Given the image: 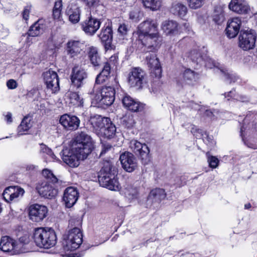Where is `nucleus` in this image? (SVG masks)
<instances>
[{
	"label": "nucleus",
	"instance_id": "f257e3e1",
	"mask_svg": "<svg viewBox=\"0 0 257 257\" xmlns=\"http://www.w3.org/2000/svg\"><path fill=\"white\" fill-rule=\"evenodd\" d=\"M116 176V171L111 162L105 161L98 175L100 184L110 190H119L120 185Z\"/></svg>",
	"mask_w": 257,
	"mask_h": 257
},
{
	"label": "nucleus",
	"instance_id": "f03ea898",
	"mask_svg": "<svg viewBox=\"0 0 257 257\" xmlns=\"http://www.w3.org/2000/svg\"><path fill=\"white\" fill-rule=\"evenodd\" d=\"M36 244L45 248H49L55 245L56 235L53 229H45L43 228H36L33 235Z\"/></svg>",
	"mask_w": 257,
	"mask_h": 257
},
{
	"label": "nucleus",
	"instance_id": "7ed1b4c3",
	"mask_svg": "<svg viewBox=\"0 0 257 257\" xmlns=\"http://www.w3.org/2000/svg\"><path fill=\"white\" fill-rule=\"evenodd\" d=\"M82 233L78 227L69 230L63 236V247L65 251H72L77 249L82 242Z\"/></svg>",
	"mask_w": 257,
	"mask_h": 257
},
{
	"label": "nucleus",
	"instance_id": "20e7f679",
	"mask_svg": "<svg viewBox=\"0 0 257 257\" xmlns=\"http://www.w3.org/2000/svg\"><path fill=\"white\" fill-rule=\"evenodd\" d=\"M146 59L148 65L151 69V75L154 78L152 82V87L155 89H157L161 82L160 79L162 76V69L160 62L158 58L156 57V53L146 52Z\"/></svg>",
	"mask_w": 257,
	"mask_h": 257
},
{
	"label": "nucleus",
	"instance_id": "39448f33",
	"mask_svg": "<svg viewBox=\"0 0 257 257\" xmlns=\"http://www.w3.org/2000/svg\"><path fill=\"white\" fill-rule=\"evenodd\" d=\"M72 147L74 150L80 151L79 153L83 155L82 158H87L93 148L91 139L86 133L81 132L76 136Z\"/></svg>",
	"mask_w": 257,
	"mask_h": 257
},
{
	"label": "nucleus",
	"instance_id": "423d86ee",
	"mask_svg": "<svg viewBox=\"0 0 257 257\" xmlns=\"http://www.w3.org/2000/svg\"><path fill=\"white\" fill-rule=\"evenodd\" d=\"M115 90L111 86H105L97 93L92 99V102L98 106L104 107L111 105L115 99Z\"/></svg>",
	"mask_w": 257,
	"mask_h": 257
},
{
	"label": "nucleus",
	"instance_id": "0eeeda50",
	"mask_svg": "<svg viewBox=\"0 0 257 257\" xmlns=\"http://www.w3.org/2000/svg\"><path fill=\"white\" fill-rule=\"evenodd\" d=\"M131 150L139 157L144 165L148 164L151 161L150 149L146 144H142L137 140L130 142Z\"/></svg>",
	"mask_w": 257,
	"mask_h": 257
},
{
	"label": "nucleus",
	"instance_id": "6e6552de",
	"mask_svg": "<svg viewBox=\"0 0 257 257\" xmlns=\"http://www.w3.org/2000/svg\"><path fill=\"white\" fill-rule=\"evenodd\" d=\"M255 39L254 30L241 31L238 37L239 46L244 50L251 49L255 46Z\"/></svg>",
	"mask_w": 257,
	"mask_h": 257
},
{
	"label": "nucleus",
	"instance_id": "1a4fd4ad",
	"mask_svg": "<svg viewBox=\"0 0 257 257\" xmlns=\"http://www.w3.org/2000/svg\"><path fill=\"white\" fill-rule=\"evenodd\" d=\"M144 46V51L146 52L156 53L161 45V38L159 33L148 35L140 39Z\"/></svg>",
	"mask_w": 257,
	"mask_h": 257
},
{
	"label": "nucleus",
	"instance_id": "9d476101",
	"mask_svg": "<svg viewBox=\"0 0 257 257\" xmlns=\"http://www.w3.org/2000/svg\"><path fill=\"white\" fill-rule=\"evenodd\" d=\"M44 82L48 90L55 93L59 90V80L57 73L51 69L43 73Z\"/></svg>",
	"mask_w": 257,
	"mask_h": 257
},
{
	"label": "nucleus",
	"instance_id": "9b49d317",
	"mask_svg": "<svg viewBox=\"0 0 257 257\" xmlns=\"http://www.w3.org/2000/svg\"><path fill=\"white\" fill-rule=\"evenodd\" d=\"M138 28L139 39L148 35L158 33L157 23L151 19H147L141 23Z\"/></svg>",
	"mask_w": 257,
	"mask_h": 257
},
{
	"label": "nucleus",
	"instance_id": "f8f14e48",
	"mask_svg": "<svg viewBox=\"0 0 257 257\" xmlns=\"http://www.w3.org/2000/svg\"><path fill=\"white\" fill-rule=\"evenodd\" d=\"M79 151H76L72 147L71 150L63 151L62 160L66 164L71 167H76L79 165V160H84L86 158L83 157L81 153H79Z\"/></svg>",
	"mask_w": 257,
	"mask_h": 257
},
{
	"label": "nucleus",
	"instance_id": "ddd939ff",
	"mask_svg": "<svg viewBox=\"0 0 257 257\" xmlns=\"http://www.w3.org/2000/svg\"><path fill=\"white\" fill-rule=\"evenodd\" d=\"M122 168L127 172H133L138 166V161L132 153L125 152L119 157Z\"/></svg>",
	"mask_w": 257,
	"mask_h": 257
},
{
	"label": "nucleus",
	"instance_id": "4468645a",
	"mask_svg": "<svg viewBox=\"0 0 257 257\" xmlns=\"http://www.w3.org/2000/svg\"><path fill=\"white\" fill-rule=\"evenodd\" d=\"M87 77V72L83 68L76 66L72 69L71 80L72 85L76 88H79L84 85Z\"/></svg>",
	"mask_w": 257,
	"mask_h": 257
},
{
	"label": "nucleus",
	"instance_id": "2eb2a0df",
	"mask_svg": "<svg viewBox=\"0 0 257 257\" xmlns=\"http://www.w3.org/2000/svg\"><path fill=\"white\" fill-rule=\"evenodd\" d=\"M145 73L140 68H134L131 70L128 76V83L132 87L141 88L146 82Z\"/></svg>",
	"mask_w": 257,
	"mask_h": 257
},
{
	"label": "nucleus",
	"instance_id": "dca6fc26",
	"mask_svg": "<svg viewBox=\"0 0 257 257\" xmlns=\"http://www.w3.org/2000/svg\"><path fill=\"white\" fill-rule=\"evenodd\" d=\"M50 183L44 182L37 186L36 189L41 196L46 198L51 199L57 195L58 191L56 187L58 185H60V184L54 185Z\"/></svg>",
	"mask_w": 257,
	"mask_h": 257
},
{
	"label": "nucleus",
	"instance_id": "f3484780",
	"mask_svg": "<svg viewBox=\"0 0 257 257\" xmlns=\"http://www.w3.org/2000/svg\"><path fill=\"white\" fill-rule=\"evenodd\" d=\"M29 210L30 219L36 222L42 221L46 217L48 213L47 208L45 206L37 204L31 205Z\"/></svg>",
	"mask_w": 257,
	"mask_h": 257
},
{
	"label": "nucleus",
	"instance_id": "a211bd4d",
	"mask_svg": "<svg viewBox=\"0 0 257 257\" xmlns=\"http://www.w3.org/2000/svg\"><path fill=\"white\" fill-rule=\"evenodd\" d=\"M79 193L76 188L73 187L67 188L63 194V200L67 208L72 207L77 202Z\"/></svg>",
	"mask_w": 257,
	"mask_h": 257
},
{
	"label": "nucleus",
	"instance_id": "6ab92c4d",
	"mask_svg": "<svg viewBox=\"0 0 257 257\" xmlns=\"http://www.w3.org/2000/svg\"><path fill=\"white\" fill-rule=\"evenodd\" d=\"M59 121L64 128L71 131L76 130L80 124V120L77 116L67 114L62 115Z\"/></svg>",
	"mask_w": 257,
	"mask_h": 257
},
{
	"label": "nucleus",
	"instance_id": "aec40b11",
	"mask_svg": "<svg viewBox=\"0 0 257 257\" xmlns=\"http://www.w3.org/2000/svg\"><path fill=\"white\" fill-rule=\"evenodd\" d=\"M241 24L239 18H233L228 21L226 28V34L228 37L233 38L238 34Z\"/></svg>",
	"mask_w": 257,
	"mask_h": 257
},
{
	"label": "nucleus",
	"instance_id": "412c9836",
	"mask_svg": "<svg viewBox=\"0 0 257 257\" xmlns=\"http://www.w3.org/2000/svg\"><path fill=\"white\" fill-rule=\"evenodd\" d=\"M99 20L91 17L85 21L82 24V28L85 33L92 35L96 33L100 26Z\"/></svg>",
	"mask_w": 257,
	"mask_h": 257
},
{
	"label": "nucleus",
	"instance_id": "4be33fe9",
	"mask_svg": "<svg viewBox=\"0 0 257 257\" xmlns=\"http://www.w3.org/2000/svg\"><path fill=\"white\" fill-rule=\"evenodd\" d=\"M243 125L240 129L241 135L246 130H253L257 131V116L252 112H249L243 120Z\"/></svg>",
	"mask_w": 257,
	"mask_h": 257
},
{
	"label": "nucleus",
	"instance_id": "5701e85b",
	"mask_svg": "<svg viewBox=\"0 0 257 257\" xmlns=\"http://www.w3.org/2000/svg\"><path fill=\"white\" fill-rule=\"evenodd\" d=\"M109 119L108 117L97 115L91 117L90 122L96 133L100 135L102 132V128H104L105 125H107V123L108 122V121H109Z\"/></svg>",
	"mask_w": 257,
	"mask_h": 257
},
{
	"label": "nucleus",
	"instance_id": "b1692460",
	"mask_svg": "<svg viewBox=\"0 0 257 257\" xmlns=\"http://www.w3.org/2000/svg\"><path fill=\"white\" fill-rule=\"evenodd\" d=\"M228 7L230 10L240 14H246L250 10L244 0H231Z\"/></svg>",
	"mask_w": 257,
	"mask_h": 257
},
{
	"label": "nucleus",
	"instance_id": "393cba45",
	"mask_svg": "<svg viewBox=\"0 0 257 257\" xmlns=\"http://www.w3.org/2000/svg\"><path fill=\"white\" fill-rule=\"evenodd\" d=\"M98 37L101 42L104 43V45L106 50L111 48L112 40V30L111 27L107 26L106 27H103Z\"/></svg>",
	"mask_w": 257,
	"mask_h": 257
},
{
	"label": "nucleus",
	"instance_id": "a878e982",
	"mask_svg": "<svg viewBox=\"0 0 257 257\" xmlns=\"http://www.w3.org/2000/svg\"><path fill=\"white\" fill-rule=\"evenodd\" d=\"M122 101L124 106L132 111H140L144 109L143 104L135 101L128 95H125L123 97Z\"/></svg>",
	"mask_w": 257,
	"mask_h": 257
},
{
	"label": "nucleus",
	"instance_id": "bb28decb",
	"mask_svg": "<svg viewBox=\"0 0 257 257\" xmlns=\"http://www.w3.org/2000/svg\"><path fill=\"white\" fill-rule=\"evenodd\" d=\"M199 79V74L190 69H186L183 73L182 81L184 85L193 86Z\"/></svg>",
	"mask_w": 257,
	"mask_h": 257
},
{
	"label": "nucleus",
	"instance_id": "cd10ccee",
	"mask_svg": "<svg viewBox=\"0 0 257 257\" xmlns=\"http://www.w3.org/2000/svg\"><path fill=\"white\" fill-rule=\"evenodd\" d=\"M66 15L69 17L70 22L73 24H76L80 20V9L76 5H69L66 9Z\"/></svg>",
	"mask_w": 257,
	"mask_h": 257
},
{
	"label": "nucleus",
	"instance_id": "c85d7f7f",
	"mask_svg": "<svg viewBox=\"0 0 257 257\" xmlns=\"http://www.w3.org/2000/svg\"><path fill=\"white\" fill-rule=\"evenodd\" d=\"M82 44L79 41L71 40L67 43L66 51L71 57H74L80 53Z\"/></svg>",
	"mask_w": 257,
	"mask_h": 257
},
{
	"label": "nucleus",
	"instance_id": "c756f323",
	"mask_svg": "<svg viewBox=\"0 0 257 257\" xmlns=\"http://www.w3.org/2000/svg\"><path fill=\"white\" fill-rule=\"evenodd\" d=\"M91 64L95 68L99 67L102 64L101 58L99 56L96 48L92 47L89 48L88 53Z\"/></svg>",
	"mask_w": 257,
	"mask_h": 257
},
{
	"label": "nucleus",
	"instance_id": "7c9ffc66",
	"mask_svg": "<svg viewBox=\"0 0 257 257\" xmlns=\"http://www.w3.org/2000/svg\"><path fill=\"white\" fill-rule=\"evenodd\" d=\"M166 196V194L163 189L155 188L150 192L148 196V200L153 202L160 203L162 200L165 199Z\"/></svg>",
	"mask_w": 257,
	"mask_h": 257
},
{
	"label": "nucleus",
	"instance_id": "2f4dec72",
	"mask_svg": "<svg viewBox=\"0 0 257 257\" xmlns=\"http://www.w3.org/2000/svg\"><path fill=\"white\" fill-rule=\"evenodd\" d=\"M42 20H39L36 22L29 29L28 33L31 37H37L43 34L45 29V26Z\"/></svg>",
	"mask_w": 257,
	"mask_h": 257
},
{
	"label": "nucleus",
	"instance_id": "473e14b6",
	"mask_svg": "<svg viewBox=\"0 0 257 257\" xmlns=\"http://www.w3.org/2000/svg\"><path fill=\"white\" fill-rule=\"evenodd\" d=\"M15 240L8 236L2 237L0 242V248L4 252H10L13 254Z\"/></svg>",
	"mask_w": 257,
	"mask_h": 257
},
{
	"label": "nucleus",
	"instance_id": "72a5a7b5",
	"mask_svg": "<svg viewBox=\"0 0 257 257\" xmlns=\"http://www.w3.org/2000/svg\"><path fill=\"white\" fill-rule=\"evenodd\" d=\"M110 64L108 62H105L102 71L97 75L95 79V83L100 84L105 82L110 75Z\"/></svg>",
	"mask_w": 257,
	"mask_h": 257
},
{
	"label": "nucleus",
	"instance_id": "f704fd0d",
	"mask_svg": "<svg viewBox=\"0 0 257 257\" xmlns=\"http://www.w3.org/2000/svg\"><path fill=\"white\" fill-rule=\"evenodd\" d=\"M162 29L166 35L175 34L178 32V24L175 21H166L163 23Z\"/></svg>",
	"mask_w": 257,
	"mask_h": 257
},
{
	"label": "nucleus",
	"instance_id": "c9c22d12",
	"mask_svg": "<svg viewBox=\"0 0 257 257\" xmlns=\"http://www.w3.org/2000/svg\"><path fill=\"white\" fill-rule=\"evenodd\" d=\"M171 12L174 15L181 18L184 17L187 14V7L181 3H174L171 9Z\"/></svg>",
	"mask_w": 257,
	"mask_h": 257
},
{
	"label": "nucleus",
	"instance_id": "e433bc0d",
	"mask_svg": "<svg viewBox=\"0 0 257 257\" xmlns=\"http://www.w3.org/2000/svg\"><path fill=\"white\" fill-rule=\"evenodd\" d=\"M107 125H105L104 128H102V132L100 134L101 136H103L107 138H111L112 137L115 133L116 127L109 119V121H108Z\"/></svg>",
	"mask_w": 257,
	"mask_h": 257
},
{
	"label": "nucleus",
	"instance_id": "4c0bfd02",
	"mask_svg": "<svg viewBox=\"0 0 257 257\" xmlns=\"http://www.w3.org/2000/svg\"><path fill=\"white\" fill-rule=\"evenodd\" d=\"M32 126V121L31 117L26 116L24 117L21 124L18 126V132L21 135L23 132L28 131Z\"/></svg>",
	"mask_w": 257,
	"mask_h": 257
},
{
	"label": "nucleus",
	"instance_id": "58836bf2",
	"mask_svg": "<svg viewBox=\"0 0 257 257\" xmlns=\"http://www.w3.org/2000/svg\"><path fill=\"white\" fill-rule=\"evenodd\" d=\"M43 176L48 180L47 182L55 185L56 184H61V181L54 175L52 172L47 169H44L42 171Z\"/></svg>",
	"mask_w": 257,
	"mask_h": 257
},
{
	"label": "nucleus",
	"instance_id": "ea45409f",
	"mask_svg": "<svg viewBox=\"0 0 257 257\" xmlns=\"http://www.w3.org/2000/svg\"><path fill=\"white\" fill-rule=\"evenodd\" d=\"M144 6L153 11H156L161 7L162 0H143Z\"/></svg>",
	"mask_w": 257,
	"mask_h": 257
},
{
	"label": "nucleus",
	"instance_id": "a19ab883",
	"mask_svg": "<svg viewBox=\"0 0 257 257\" xmlns=\"http://www.w3.org/2000/svg\"><path fill=\"white\" fill-rule=\"evenodd\" d=\"M124 194L129 199L136 198L138 195V190L136 187H134L132 185H128L124 189Z\"/></svg>",
	"mask_w": 257,
	"mask_h": 257
},
{
	"label": "nucleus",
	"instance_id": "79ce46f5",
	"mask_svg": "<svg viewBox=\"0 0 257 257\" xmlns=\"http://www.w3.org/2000/svg\"><path fill=\"white\" fill-rule=\"evenodd\" d=\"M68 96L70 99V102L73 105L77 106H82L83 103V99H81L80 96L76 92H70Z\"/></svg>",
	"mask_w": 257,
	"mask_h": 257
},
{
	"label": "nucleus",
	"instance_id": "37998d69",
	"mask_svg": "<svg viewBox=\"0 0 257 257\" xmlns=\"http://www.w3.org/2000/svg\"><path fill=\"white\" fill-rule=\"evenodd\" d=\"M11 191V197L12 198H11V201H14L16 199L22 197L25 193L23 188L16 186H13Z\"/></svg>",
	"mask_w": 257,
	"mask_h": 257
},
{
	"label": "nucleus",
	"instance_id": "c03bdc74",
	"mask_svg": "<svg viewBox=\"0 0 257 257\" xmlns=\"http://www.w3.org/2000/svg\"><path fill=\"white\" fill-rule=\"evenodd\" d=\"M220 72L225 77L226 80L229 83H231L232 82H235L238 77L234 74L230 72H228L227 70H224L222 69H220Z\"/></svg>",
	"mask_w": 257,
	"mask_h": 257
},
{
	"label": "nucleus",
	"instance_id": "a18cd8bd",
	"mask_svg": "<svg viewBox=\"0 0 257 257\" xmlns=\"http://www.w3.org/2000/svg\"><path fill=\"white\" fill-rule=\"evenodd\" d=\"M28 251V249L23 244L20 243L15 240L14 245L13 254H19Z\"/></svg>",
	"mask_w": 257,
	"mask_h": 257
},
{
	"label": "nucleus",
	"instance_id": "49530a36",
	"mask_svg": "<svg viewBox=\"0 0 257 257\" xmlns=\"http://www.w3.org/2000/svg\"><path fill=\"white\" fill-rule=\"evenodd\" d=\"M206 155L209 166L212 169L216 168L219 164V160L218 158L215 156L210 155L209 152H207Z\"/></svg>",
	"mask_w": 257,
	"mask_h": 257
},
{
	"label": "nucleus",
	"instance_id": "de8ad7c7",
	"mask_svg": "<svg viewBox=\"0 0 257 257\" xmlns=\"http://www.w3.org/2000/svg\"><path fill=\"white\" fill-rule=\"evenodd\" d=\"M224 95L225 97L228 98V100H229L230 98H232L233 99H235L238 101H244L246 99L245 97L236 94L234 90H231L228 92L227 94L225 93Z\"/></svg>",
	"mask_w": 257,
	"mask_h": 257
},
{
	"label": "nucleus",
	"instance_id": "09e8293b",
	"mask_svg": "<svg viewBox=\"0 0 257 257\" xmlns=\"http://www.w3.org/2000/svg\"><path fill=\"white\" fill-rule=\"evenodd\" d=\"M40 148V153L46 154L49 156L52 159L55 160L56 158V156L53 153L52 150L44 144H41Z\"/></svg>",
	"mask_w": 257,
	"mask_h": 257
},
{
	"label": "nucleus",
	"instance_id": "8fccbe9b",
	"mask_svg": "<svg viewBox=\"0 0 257 257\" xmlns=\"http://www.w3.org/2000/svg\"><path fill=\"white\" fill-rule=\"evenodd\" d=\"M204 0H187L188 6L192 9H197L202 6Z\"/></svg>",
	"mask_w": 257,
	"mask_h": 257
},
{
	"label": "nucleus",
	"instance_id": "3c124183",
	"mask_svg": "<svg viewBox=\"0 0 257 257\" xmlns=\"http://www.w3.org/2000/svg\"><path fill=\"white\" fill-rule=\"evenodd\" d=\"M142 14L139 9H135L130 13V19L133 22H137L141 19Z\"/></svg>",
	"mask_w": 257,
	"mask_h": 257
},
{
	"label": "nucleus",
	"instance_id": "603ef678",
	"mask_svg": "<svg viewBox=\"0 0 257 257\" xmlns=\"http://www.w3.org/2000/svg\"><path fill=\"white\" fill-rule=\"evenodd\" d=\"M123 124L127 127H131L135 123V120L133 115H127L123 117Z\"/></svg>",
	"mask_w": 257,
	"mask_h": 257
},
{
	"label": "nucleus",
	"instance_id": "864d4df0",
	"mask_svg": "<svg viewBox=\"0 0 257 257\" xmlns=\"http://www.w3.org/2000/svg\"><path fill=\"white\" fill-rule=\"evenodd\" d=\"M81 220L78 218L71 217L69 220L68 227L73 228L74 227H78L81 224Z\"/></svg>",
	"mask_w": 257,
	"mask_h": 257
},
{
	"label": "nucleus",
	"instance_id": "5fc2aeb1",
	"mask_svg": "<svg viewBox=\"0 0 257 257\" xmlns=\"http://www.w3.org/2000/svg\"><path fill=\"white\" fill-rule=\"evenodd\" d=\"M13 186H10L8 188H7L4 191L3 195L4 199L7 201V202H11V198H12L11 197V190Z\"/></svg>",
	"mask_w": 257,
	"mask_h": 257
},
{
	"label": "nucleus",
	"instance_id": "6e6d98bb",
	"mask_svg": "<svg viewBox=\"0 0 257 257\" xmlns=\"http://www.w3.org/2000/svg\"><path fill=\"white\" fill-rule=\"evenodd\" d=\"M189 57L193 61L197 63L199 62L200 60L201 59L200 53L196 50L191 51Z\"/></svg>",
	"mask_w": 257,
	"mask_h": 257
},
{
	"label": "nucleus",
	"instance_id": "4d7b16f0",
	"mask_svg": "<svg viewBox=\"0 0 257 257\" xmlns=\"http://www.w3.org/2000/svg\"><path fill=\"white\" fill-rule=\"evenodd\" d=\"M113 149L112 146L109 143H103L102 145V150L100 153V156L105 155L108 152L111 151Z\"/></svg>",
	"mask_w": 257,
	"mask_h": 257
},
{
	"label": "nucleus",
	"instance_id": "13d9d810",
	"mask_svg": "<svg viewBox=\"0 0 257 257\" xmlns=\"http://www.w3.org/2000/svg\"><path fill=\"white\" fill-rule=\"evenodd\" d=\"M128 31V29L127 26L124 24L120 25L118 28V32L119 34L122 36L126 35Z\"/></svg>",
	"mask_w": 257,
	"mask_h": 257
},
{
	"label": "nucleus",
	"instance_id": "bf43d9fd",
	"mask_svg": "<svg viewBox=\"0 0 257 257\" xmlns=\"http://www.w3.org/2000/svg\"><path fill=\"white\" fill-rule=\"evenodd\" d=\"M31 6H27L25 7L23 12L22 13L23 18L26 21H28L29 18V14L31 12Z\"/></svg>",
	"mask_w": 257,
	"mask_h": 257
},
{
	"label": "nucleus",
	"instance_id": "052dcab7",
	"mask_svg": "<svg viewBox=\"0 0 257 257\" xmlns=\"http://www.w3.org/2000/svg\"><path fill=\"white\" fill-rule=\"evenodd\" d=\"M7 86L9 89H14L17 87L18 84L14 79H10L7 82Z\"/></svg>",
	"mask_w": 257,
	"mask_h": 257
},
{
	"label": "nucleus",
	"instance_id": "680f3d73",
	"mask_svg": "<svg viewBox=\"0 0 257 257\" xmlns=\"http://www.w3.org/2000/svg\"><path fill=\"white\" fill-rule=\"evenodd\" d=\"M88 7H94L96 6L99 1L98 0H81Z\"/></svg>",
	"mask_w": 257,
	"mask_h": 257
},
{
	"label": "nucleus",
	"instance_id": "e2e57ef3",
	"mask_svg": "<svg viewBox=\"0 0 257 257\" xmlns=\"http://www.w3.org/2000/svg\"><path fill=\"white\" fill-rule=\"evenodd\" d=\"M118 58V57L117 54H115L112 55L109 58V61L107 62L110 64V65H115L117 62Z\"/></svg>",
	"mask_w": 257,
	"mask_h": 257
},
{
	"label": "nucleus",
	"instance_id": "0e129e2a",
	"mask_svg": "<svg viewBox=\"0 0 257 257\" xmlns=\"http://www.w3.org/2000/svg\"><path fill=\"white\" fill-rule=\"evenodd\" d=\"M17 241L26 246L29 242V238L27 236H23L21 237Z\"/></svg>",
	"mask_w": 257,
	"mask_h": 257
},
{
	"label": "nucleus",
	"instance_id": "69168bd1",
	"mask_svg": "<svg viewBox=\"0 0 257 257\" xmlns=\"http://www.w3.org/2000/svg\"><path fill=\"white\" fill-rule=\"evenodd\" d=\"M62 4L61 1L55 2L53 8L54 10H62Z\"/></svg>",
	"mask_w": 257,
	"mask_h": 257
},
{
	"label": "nucleus",
	"instance_id": "338daca9",
	"mask_svg": "<svg viewBox=\"0 0 257 257\" xmlns=\"http://www.w3.org/2000/svg\"><path fill=\"white\" fill-rule=\"evenodd\" d=\"M61 15V10H54L53 11V16L54 19H58L60 17Z\"/></svg>",
	"mask_w": 257,
	"mask_h": 257
},
{
	"label": "nucleus",
	"instance_id": "774afa93",
	"mask_svg": "<svg viewBox=\"0 0 257 257\" xmlns=\"http://www.w3.org/2000/svg\"><path fill=\"white\" fill-rule=\"evenodd\" d=\"M12 113L10 112H8L7 114L6 115L5 119L8 122H12Z\"/></svg>",
	"mask_w": 257,
	"mask_h": 257
}]
</instances>
